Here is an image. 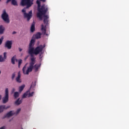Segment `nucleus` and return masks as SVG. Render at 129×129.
<instances>
[{
	"instance_id": "obj_1",
	"label": "nucleus",
	"mask_w": 129,
	"mask_h": 129,
	"mask_svg": "<svg viewBox=\"0 0 129 129\" xmlns=\"http://www.w3.org/2000/svg\"><path fill=\"white\" fill-rule=\"evenodd\" d=\"M36 4H37L38 7V13H37V17L39 18L40 20H43V23L45 24V26H44V25H41V31L43 34V35H46L48 36V34H46V27L48 25L49 23V16L46 15L47 12H48V6H46L43 4L40 8V5H41V2L40 1L37 0L36 1Z\"/></svg>"
},
{
	"instance_id": "obj_2",
	"label": "nucleus",
	"mask_w": 129,
	"mask_h": 129,
	"mask_svg": "<svg viewBox=\"0 0 129 129\" xmlns=\"http://www.w3.org/2000/svg\"><path fill=\"white\" fill-rule=\"evenodd\" d=\"M35 39H32L29 43L28 53L30 55V59L33 58L36 59V57H35L34 54L39 55V53L43 52V49H44L45 47V45H40L34 48V45H35Z\"/></svg>"
},
{
	"instance_id": "obj_3",
	"label": "nucleus",
	"mask_w": 129,
	"mask_h": 129,
	"mask_svg": "<svg viewBox=\"0 0 129 129\" xmlns=\"http://www.w3.org/2000/svg\"><path fill=\"white\" fill-rule=\"evenodd\" d=\"M36 63V59L35 58H30V62L29 63V67L27 69V65H28L27 63L25 64V65L24 66V67L22 69V71L23 72V74L25 75H29V73L30 72H32L33 71V69H34V65H35V63Z\"/></svg>"
},
{
	"instance_id": "obj_4",
	"label": "nucleus",
	"mask_w": 129,
	"mask_h": 129,
	"mask_svg": "<svg viewBox=\"0 0 129 129\" xmlns=\"http://www.w3.org/2000/svg\"><path fill=\"white\" fill-rule=\"evenodd\" d=\"M2 18L5 22V23H7L9 24L10 23V19H9V15L7 13L6 10H4L3 13L2 15Z\"/></svg>"
},
{
	"instance_id": "obj_5",
	"label": "nucleus",
	"mask_w": 129,
	"mask_h": 129,
	"mask_svg": "<svg viewBox=\"0 0 129 129\" xmlns=\"http://www.w3.org/2000/svg\"><path fill=\"white\" fill-rule=\"evenodd\" d=\"M33 5V2L31 0H22L21 6L23 7L27 6V8H30Z\"/></svg>"
},
{
	"instance_id": "obj_6",
	"label": "nucleus",
	"mask_w": 129,
	"mask_h": 129,
	"mask_svg": "<svg viewBox=\"0 0 129 129\" xmlns=\"http://www.w3.org/2000/svg\"><path fill=\"white\" fill-rule=\"evenodd\" d=\"M3 103H7L9 101V89L6 88L5 89V95L2 99Z\"/></svg>"
},
{
	"instance_id": "obj_7",
	"label": "nucleus",
	"mask_w": 129,
	"mask_h": 129,
	"mask_svg": "<svg viewBox=\"0 0 129 129\" xmlns=\"http://www.w3.org/2000/svg\"><path fill=\"white\" fill-rule=\"evenodd\" d=\"M24 18L27 19V21H29L32 19V17H33V12L30 11L29 13H24Z\"/></svg>"
},
{
	"instance_id": "obj_8",
	"label": "nucleus",
	"mask_w": 129,
	"mask_h": 129,
	"mask_svg": "<svg viewBox=\"0 0 129 129\" xmlns=\"http://www.w3.org/2000/svg\"><path fill=\"white\" fill-rule=\"evenodd\" d=\"M13 45V41L12 40H8L5 43V47L7 48L8 50H11L12 49V45Z\"/></svg>"
},
{
	"instance_id": "obj_9",
	"label": "nucleus",
	"mask_w": 129,
	"mask_h": 129,
	"mask_svg": "<svg viewBox=\"0 0 129 129\" xmlns=\"http://www.w3.org/2000/svg\"><path fill=\"white\" fill-rule=\"evenodd\" d=\"M7 52L4 53V57H3V55H0V62H5L7 59Z\"/></svg>"
},
{
	"instance_id": "obj_10",
	"label": "nucleus",
	"mask_w": 129,
	"mask_h": 129,
	"mask_svg": "<svg viewBox=\"0 0 129 129\" xmlns=\"http://www.w3.org/2000/svg\"><path fill=\"white\" fill-rule=\"evenodd\" d=\"M15 114H16V113L13 112V111H10L5 115L4 117H11V116H13V115H15Z\"/></svg>"
},
{
	"instance_id": "obj_11",
	"label": "nucleus",
	"mask_w": 129,
	"mask_h": 129,
	"mask_svg": "<svg viewBox=\"0 0 129 129\" xmlns=\"http://www.w3.org/2000/svg\"><path fill=\"white\" fill-rule=\"evenodd\" d=\"M10 106H7L6 107V105H1L0 106V113H2V112H3V111L5 110V109H8V108H10Z\"/></svg>"
},
{
	"instance_id": "obj_12",
	"label": "nucleus",
	"mask_w": 129,
	"mask_h": 129,
	"mask_svg": "<svg viewBox=\"0 0 129 129\" xmlns=\"http://www.w3.org/2000/svg\"><path fill=\"white\" fill-rule=\"evenodd\" d=\"M16 82L18 83H22V79H21V73L19 72L18 74V77L16 79Z\"/></svg>"
},
{
	"instance_id": "obj_13",
	"label": "nucleus",
	"mask_w": 129,
	"mask_h": 129,
	"mask_svg": "<svg viewBox=\"0 0 129 129\" xmlns=\"http://www.w3.org/2000/svg\"><path fill=\"white\" fill-rule=\"evenodd\" d=\"M40 67H41V64H36L33 66V68L34 69H35V72H37L38 71Z\"/></svg>"
},
{
	"instance_id": "obj_14",
	"label": "nucleus",
	"mask_w": 129,
	"mask_h": 129,
	"mask_svg": "<svg viewBox=\"0 0 129 129\" xmlns=\"http://www.w3.org/2000/svg\"><path fill=\"white\" fill-rule=\"evenodd\" d=\"M23 102V100H20V98H18L15 102L16 105H20L21 103Z\"/></svg>"
},
{
	"instance_id": "obj_15",
	"label": "nucleus",
	"mask_w": 129,
	"mask_h": 129,
	"mask_svg": "<svg viewBox=\"0 0 129 129\" xmlns=\"http://www.w3.org/2000/svg\"><path fill=\"white\" fill-rule=\"evenodd\" d=\"M30 31L31 32H32V33L35 32V23L34 22L31 25Z\"/></svg>"
},
{
	"instance_id": "obj_16",
	"label": "nucleus",
	"mask_w": 129,
	"mask_h": 129,
	"mask_svg": "<svg viewBox=\"0 0 129 129\" xmlns=\"http://www.w3.org/2000/svg\"><path fill=\"white\" fill-rule=\"evenodd\" d=\"M20 96V93H19V92H15L14 94V97L15 99H17L18 97Z\"/></svg>"
},
{
	"instance_id": "obj_17",
	"label": "nucleus",
	"mask_w": 129,
	"mask_h": 129,
	"mask_svg": "<svg viewBox=\"0 0 129 129\" xmlns=\"http://www.w3.org/2000/svg\"><path fill=\"white\" fill-rule=\"evenodd\" d=\"M5 32V27L3 25L0 26V34H4Z\"/></svg>"
},
{
	"instance_id": "obj_18",
	"label": "nucleus",
	"mask_w": 129,
	"mask_h": 129,
	"mask_svg": "<svg viewBox=\"0 0 129 129\" xmlns=\"http://www.w3.org/2000/svg\"><path fill=\"white\" fill-rule=\"evenodd\" d=\"M29 92H30V90H28V91H26L25 93H24V94L22 96V98L23 99L26 98V97H27V96H28V95L29 94Z\"/></svg>"
},
{
	"instance_id": "obj_19",
	"label": "nucleus",
	"mask_w": 129,
	"mask_h": 129,
	"mask_svg": "<svg viewBox=\"0 0 129 129\" xmlns=\"http://www.w3.org/2000/svg\"><path fill=\"white\" fill-rule=\"evenodd\" d=\"M16 55L12 57V58H11V63H12L13 64V65H15V61H16Z\"/></svg>"
},
{
	"instance_id": "obj_20",
	"label": "nucleus",
	"mask_w": 129,
	"mask_h": 129,
	"mask_svg": "<svg viewBox=\"0 0 129 129\" xmlns=\"http://www.w3.org/2000/svg\"><path fill=\"white\" fill-rule=\"evenodd\" d=\"M23 63V60L20 59L18 60V68H21V65Z\"/></svg>"
},
{
	"instance_id": "obj_21",
	"label": "nucleus",
	"mask_w": 129,
	"mask_h": 129,
	"mask_svg": "<svg viewBox=\"0 0 129 129\" xmlns=\"http://www.w3.org/2000/svg\"><path fill=\"white\" fill-rule=\"evenodd\" d=\"M25 88V85H23L19 87V92H22Z\"/></svg>"
},
{
	"instance_id": "obj_22",
	"label": "nucleus",
	"mask_w": 129,
	"mask_h": 129,
	"mask_svg": "<svg viewBox=\"0 0 129 129\" xmlns=\"http://www.w3.org/2000/svg\"><path fill=\"white\" fill-rule=\"evenodd\" d=\"M36 39H40L41 38V33L38 32L35 35Z\"/></svg>"
},
{
	"instance_id": "obj_23",
	"label": "nucleus",
	"mask_w": 129,
	"mask_h": 129,
	"mask_svg": "<svg viewBox=\"0 0 129 129\" xmlns=\"http://www.w3.org/2000/svg\"><path fill=\"white\" fill-rule=\"evenodd\" d=\"M12 5L13 6H18V3L16 0H12Z\"/></svg>"
},
{
	"instance_id": "obj_24",
	"label": "nucleus",
	"mask_w": 129,
	"mask_h": 129,
	"mask_svg": "<svg viewBox=\"0 0 129 129\" xmlns=\"http://www.w3.org/2000/svg\"><path fill=\"white\" fill-rule=\"evenodd\" d=\"M34 95V92H32L31 93H28V97H32Z\"/></svg>"
},
{
	"instance_id": "obj_25",
	"label": "nucleus",
	"mask_w": 129,
	"mask_h": 129,
	"mask_svg": "<svg viewBox=\"0 0 129 129\" xmlns=\"http://www.w3.org/2000/svg\"><path fill=\"white\" fill-rule=\"evenodd\" d=\"M20 111H21V108L18 109L16 112H15V114H18L20 113Z\"/></svg>"
},
{
	"instance_id": "obj_26",
	"label": "nucleus",
	"mask_w": 129,
	"mask_h": 129,
	"mask_svg": "<svg viewBox=\"0 0 129 129\" xmlns=\"http://www.w3.org/2000/svg\"><path fill=\"white\" fill-rule=\"evenodd\" d=\"M3 41H4V37H2L1 38H0V45L3 44Z\"/></svg>"
},
{
	"instance_id": "obj_27",
	"label": "nucleus",
	"mask_w": 129,
	"mask_h": 129,
	"mask_svg": "<svg viewBox=\"0 0 129 129\" xmlns=\"http://www.w3.org/2000/svg\"><path fill=\"white\" fill-rule=\"evenodd\" d=\"M15 77H16V74H15V73L13 74L12 75V79L14 80Z\"/></svg>"
},
{
	"instance_id": "obj_28",
	"label": "nucleus",
	"mask_w": 129,
	"mask_h": 129,
	"mask_svg": "<svg viewBox=\"0 0 129 129\" xmlns=\"http://www.w3.org/2000/svg\"><path fill=\"white\" fill-rule=\"evenodd\" d=\"M22 13H23L24 16L25 14H27V13H26V9H23L22 10Z\"/></svg>"
},
{
	"instance_id": "obj_29",
	"label": "nucleus",
	"mask_w": 129,
	"mask_h": 129,
	"mask_svg": "<svg viewBox=\"0 0 129 129\" xmlns=\"http://www.w3.org/2000/svg\"><path fill=\"white\" fill-rule=\"evenodd\" d=\"M15 91H16V89L13 88L12 90V93H14L15 92Z\"/></svg>"
},
{
	"instance_id": "obj_30",
	"label": "nucleus",
	"mask_w": 129,
	"mask_h": 129,
	"mask_svg": "<svg viewBox=\"0 0 129 129\" xmlns=\"http://www.w3.org/2000/svg\"><path fill=\"white\" fill-rule=\"evenodd\" d=\"M6 126H3V127H1L0 129H5Z\"/></svg>"
},
{
	"instance_id": "obj_31",
	"label": "nucleus",
	"mask_w": 129,
	"mask_h": 129,
	"mask_svg": "<svg viewBox=\"0 0 129 129\" xmlns=\"http://www.w3.org/2000/svg\"><path fill=\"white\" fill-rule=\"evenodd\" d=\"M12 0H7V4H9V3H10V2H11Z\"/></svg>"
},
{
	"instance_id": "obj_32",
	"label": "nucleus",
	"mask_w": 129,
	"mask_h": 129,
	"mask_svg": "<svg viewBox=\"0 0 129 129\" xmlns=\"http://www.w3.org/2000/svg\"><path fill=\"white\" fill-rule=\"evenodd\" d=\"M15 34H17V32L14 31V32L12 33V34H13V35H15Z\"/></svg>"
},
{
	"instance_id": "obj_33",
	"label": "nucleus",
	"mask_w": 129,
	"mask_h": 129,
	"mask_svg": "<svg viewBox=\"0 0 129 129\" xmlns=\"http://www.w3.org/2000/svg\"><path fill=\"white\" fill-rule=\"evenodd\" d=\"M19 50L20 52H22V51H23V49L21 48H19Z\"/></svg>"
},
{
	"instance_id": "obj_34",
	"label": "nucleus",
	"mask_w": 129,
	"mask_h": 129,
	"mask_svg": "<svg viewBox=\"0 0 129 129\" xmlns=\"http://www.w3.org/2000/svg\"><path fill=\"white\" fill-rule=\"evenodd\" d=\"M41 2H43V3H45L46 2V0H39Z\"/></svg>"
},
{
	"instance_id": "obj_35",
	"label": "nucleus",
	"mask_w": 129,
	"mask_h": 129,
	"mask_svg": "<svg viewBox=\"0 0 129 129\" xmlns=\"http://www.w3.org/2000/svg\"><path fill=\"white\" fill-rule=\"evenodd\" d=\"M15 61H16V62H18V61H19V60H18V59L16 58Z\"/></svg>"
},
{
	"instance_id": "obj_36",
	"label": "nucleus",
	"mask_w": 129,
	"mask_h": 129,
	"mask_svg": "<svg viewBox=\"0 0 129 129\" xmlns=\"http://www.w3.org/2000/svg\"><path fill=\"white\" fill-rule=\"evenodd\" d=\"M2 100V95H0V100Z\"/></svg>"
},
{
	"instance_id": "obj_37",
	"label": "nucleus",
	"mask_w": 129,
	"mask_h": 129,
	"mask_svg": "<svg viewBox=\"0 0 129 129\" xmlns=\"http://www.w3.org/2000/svg\"><path fill=\"white\" fill-rule=\"evenodd\" d=\"M2 74V71H0V75Z\"/></svg>"
},
{
	"instance_id": "obj_38",
	"label": "nucleus",
	"mask_w": 129,
	"mask_h": 129,
	"mask_svg": "<svg viewBox=\"0 0 129 129\" xmlns=\"http://www.w3.org/2000/svg\"><path fill=\"white\" fill-rule=\"evenodd\" d=\"M31 88H32V85L31 86Z\"/></svg>"
}]
</instances>
